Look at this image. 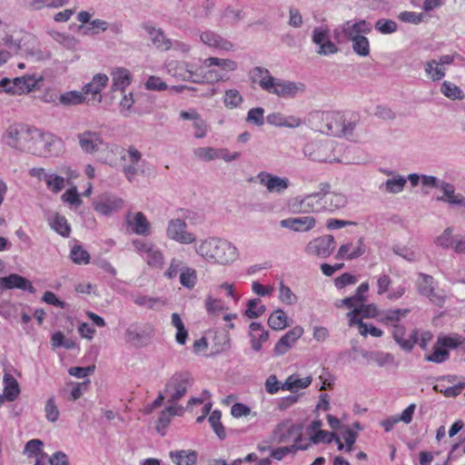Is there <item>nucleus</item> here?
<instances>
[{
	"label": "nucleus",
	"mask_w": 465,
	"mask_h": 465,
	"mask_svg": "<svg viewBox=\"0 0 465 465\" xmlns=\"http://www.w3.org/2000/svg\"><path fill=\"white\" fill-rule=\"evenodd\" d=\"M52 137L41 130L23 123L9 124L2 134V141L7 146L20 152L37 156H47L50 153Z\"/></svg>",
	"instance_id": "nucleus-1"
},
{
	"label": "nucleus",
	"mask_w": 465,
	"mask_h": 465,
	"mask_svg": "<svg viewBox=\"0 0 465 465\" xmlns=\"http://www.w3.org/2000/svg\"><path fill=\"white\" fill-rule=\"evenodd\" d=\"M124 206V200L114 195L101 196L94 202V209L102 215H110Z\"/></svg>",
	"instance_id": "nucleus-17"
},
{
	"label": "nucleus",
	"mask_w": 465,
	"mask_h": 465,
	"mask_svg": "<svg viewBox=\"0 0 465 465\" xmlns=\"http://www.w3.org/2000/svg\"><path fill=\"white\" fill-rule=\"evenodd\" d=\"M5 389L4 395L8 401H15L19 393L20 389L17 381L11 375H5L4 378Z\"/></svg>",
	"instance_id": "nucleus-42"
},
{
	"label": "nucleus",
	"mask_w": 465,
	"mask_h": 465,
	"mask_svg": "<svg viewBox=\"0 0 465 465\" xmlns=\"http://www.w3.org/2000/svg\"><path fill=\"white\" fill-rule=\"evenodd\" d=\"M113 78L112 90L124 92L131 84V75L129 70L125 68H116L111 73Z\"/></svg>",
	"instance_id": "nucleus-33"
},
{
	"label": "nucleus",
	"mask_w": 465,
	"mask_h": 465,
	"mask_svg": "<svg viewBox=\"0 0 465 465\" xmlns=\"http://www.w3.org/2000/svg\"><path fill=\"white\" fill-rule=\"evenodd\" d=\"M324 203V192L319 189L318 192L292 199L290 206L293 213H327Z\"/></svg>",
	"instance_id": "nucleus-6"
},
{
	"label": "nucleus",
	"mask_w": 465,
	"mask_h": 465,
	"mask_svg": "<svg viewBox=\"0 0 465 465\" xmlns=\"http://www.w3.org/2000/svg\"><path fill=\"white\" fill-rule=\"evenodd\" d=\"M268 325L275 331L286 328L289 322L285 312L282 309L275 310L268 319Z\"/></svg>",
	"instance_id": "nucleus-40"
},
{
	"label": "nucleus",
	"mask_w": 465,
	"mask_h": 465,
	"mask_svg": "<svg viewBox=\"0 0 465 465\" xmlns=\"http://www.w3.org/2000/svg\"><path fill=\"white\" fill-rule=\"evenodd\" d=\"M146 262L150 267L162 269L164 263V256L160 250L153 248L146 256Z\"/></svg>",
	"instance_id": "nucleus-62"
},
{
	"label": "nucleus",
	"mask_w": 465,
	"mask_h": 465,
	"mask_svg": "<svg viewBox=\"0 0 465 465\" xmlns=\"http://www.w3.org/2000/svg\"><path fill=\"white\" fill-rule=\"evenodd\" d=\"M417 288L419 293L427 297L431 302L437 305H441L444 302V292L437 288L432 276L425 273H419Z\"/></svg>",
	"instance_id": "nucleus-10"
},
{
	"label": "nucleus",
	"mask_w": 465,
	"mask_h": 465,
	"mask_svg": "<svg viewBox=\"0 0 465 465\" xmlns=\"http://www.w3.org/2000/svg\"><path fill=\"white\" fill-rule=\"evenodd\" d=\"M71 259L77 264H87L90 262V255L86 250L80 245H75L70 252Z\"/></svg>",
	"instance_id": "nucleus-57"
},
{
	"label": "nucleus",
	"mask_w": 465,
	"mask_h": 465,
	"mask_svg": "<svg viewBox=\"0 0 465 465\" xmlns=\"http://www.w3.org/2000/svg\"><path fill=\"white\" fill-rule=\"evenodd\" d=\"M449 356V351L445 348L439 345V343L436 341L433 347V351L430 354L426 355L425 360L435 363H440L445 361Z\"/></svg>",
	"instance_id": "nucleus-54"
},
{
	"label": "nucleus",
	"mask_w": 465,
	"mask_h": 465,
	"mask_svg": "<svg viewBox=\"0 0 465 465\" xmlns=\"http://www.w3.org/2000/svg\"><path fill=\"white\" fill-rule=\"evenodd\" d=\"M441 93L448 98L456 100L462 99L464 97L462 91L455 85L448 81H445L441 85Z\"/></svg>",
	"instance_id": "nucleus-58"
},
{
	"label": "nucleus",
	"mask_w": 465,
	"mask_h": 465,
	"mask_svg": "<svg viewBox=\"0 0 465 465\" xmlns=\"http://www.w3.org/2000/svg\"><path fill=\"white\" fill-rule=\"evenodd\" d=\"M205 309L209 314L219 315L226 308L222 300L209 296L205 300Z\"/></svg>",
	"instance_id": "nucleus-61"
},
{
	"label": "nucleus",
	"mask_w": 465,
	"mask_h": 465,
	"mask_svg": "<svg viewBox=\"0 0 465 465\" xmlns=\"http://www.w3.org/2000/svg\"><path fill=\"white\" fill-rule=\"evenodd\" d=\"M440 189L444 194L441 197H438L439 201L465 206V197L460 194H455V190L452 184L442 183Z\"/></svg>",
	"instance_id": "nucleus-37"
},
{
	"label": "nucleus",
	"mask_w": 465,
	"mask_h": 465,
	"mask_svg": "<svg viewBox=\"0 0 465 465\" xmlns=\"http://www.w3.org/2000/svg\"><path fill=\"white\" fill-rule=\"evenodd\" d=\"M251 346L255 351H259L262 349V343L268 340V331L264 330L262 325L258 322H252L249 326Z\"/></svg>",
	"instance_id": "nucleus-31"
},
{
	"label": "nucleus",
	"mask_w": 465,
	"mask_h": 465,
	"mask_svg": "<svg viewBox=\"0 0 465 465\" xmlns=\"http://www.w3.org/2000/svg\"><path fill=\"white\" fill-rule=\"evenodd\" d=\"M108 84V76L104 74H95L92 81L83 87L88 104H99L102 101L101 92Z\"/></svg>",
	"instance_id": "nucleus-11"
},
{
	"label": "nucleus",
	"mask_w": 465,
	"mask_h": 465,
	"mask_svg": "<svg viewBox=\"0 0 465 465\" xmlns=\"http://www.w3.org/2000/svg\"><path fill=\"white\" fill-rule=\"evenodd\" d=\"M365 252L363 240L360 238L355 245L345 243L340 246L336 257L338 259L352 260Z\"/></svg>",
	"instance_id": "nucleus-26"
},
{
	"label": "nucleus",
	"mask_w": 465,
	"mask_h": 465,
	"mask_svg": "<svg viewBox=\"0 0 465 465\" xmlns=\"http://www.w3.org/2000/svg\"><path fill=\"white\" fill-rule=\"evenodd\" d=\"M312 42L319 46L317 53L321 55L338 52V47L329 39V31L323 27H316L313 30Z\"/></svg>",
	"instance_id": "nucleus-16"
},
{
	"label": "nucleus",
	"mask_w": 465,
	"mask_h": 465,
	"mask_svg": "<svg viewBox=\"0 0 465 465\" xmlns=\"http://www.w3.org/2000/svg\"><path fill=\"white\" fill-rule=\"evenodd\" d=\"M335 249V240L332 235L319 237L312 242L306 247V252L310 254L319 257H328Z\"/></svg>",
	"instance_id": "nucleus-14"
},
{
	"label": "nucleus",
	"mask_w": 465,
	"mask_h": 465,
	"mask_svg": "<svg viewBox=\"0 0 465 465\" xmlns=\"http://www.w3.org/2000/svg\"><path fill=\"white\" fill-rule=\"evenodd\" d=\"M304 330L302 326H295L287 331L275 344L274 351L277 354H284L302 337Z\"/></svg>",
	"instance_id": "nucleus-20"
},
{
	"label": "nucleus",
	"mask_w": 465,
	"mask_h": 465,
	"mask_svg": "<svg viewBox=\"0 0 465 465\" xmlns=\"http://www.w3.org/2000/svg\"><path fill=\"white\" fill-rule=\"evenodd\" d=\"M279 300L286 305H293L297 302L298 298L289 286L281 282L279 284Z\"/></svg>",
	"instance_id": "nucleus-51"
},
{
	"label": "nucleus",
	"mask_w": 465,
	"mask_h": 465,
	"mask_svg": "<svg viewBox=\"0 0 465 465\" xmlns=\"http://www.w3.org/2000/svg\"><path fill=\"white\" fill-rule=\"evenodd\" d=\"M200 38L204 45L213 48L224 51H229L232 48V44L230 41L223 39L219 35L212 31L202 33Z\"/></svg>",
	"instance_id": "nucleus-28"
},
{
	"label": "nucleus",
	"mask_w": 465,
	"mask_h": 465,
	"mask_svg": "<svg viewBox=\"0 0 465 465\" xmlns=\"http://www.w3.org/2000/svg\"><path fill=\"white\" fill-rule=\"evenodd\" d=\"M371 30V25L365 20H361L353 24L347 22L342 27L344 36L350 41L369 34Z\"/></svg>",
	"instance_id": "nucleus-25"
},
{
	"label": "nucleus",
	"mask_w": 465,
	"mask_h": 465,
	"mask_svg": "<svg viewBox=\"0 0 465 465\" xmlns=\"http://www.w3.org/2000/svg\"><path fill=\"white\" fill-rule=\"evenodd\" d=\"M425 72L427 75L433 81H439L445 75L444 69H442L440 64L435 60L426 63Z\"/></svg>",
	"instance_id": "nucleus-53"
},
{
	"label": "nucleus",
	"mask_w": 465,
	"mask_h": 465,
	"mask_svg": "<svg viewBox=\"0 0 465 465\" xmlns=\"http://www.w3.org/2000/svg\"><path fill=\"white\" fill-rule=\"evenodd\" d=\"M61 104L64 105L80 104L83 102L87 103V97L84 94V91H70L60 95Z\"/></svg>",
	"instance_id": "nucleus-47"
},
{
	"label": "nucleus",
	"mask_w": 465,
	"mask_h": 465,
	"mask_svg": "<svg viewBox=\"0 0 465 465\" xmlns=\"http://www.w3.org/2000/svg\"><path fill=\"white\" fill-rule=\"evenodd\" d=\"M77 139L80 148L85 153L94 154L105 147L106 153L100 160L109 165H114L116 163L115 154L123 152L117 145L109 148L100 132L85 130L78 134Z\"/></svg>",
	"instance_id": "nucleus-3"
},
{
	"label": "nucleus",
	"mask_w": 465,
	"mask_h": 465,
	"mask_svg": "<svg viewBox=\"0 0 465 465\" xmlns=\"http://www.w3.org/2000/svg\"><path fill=\"white\" fill-rule=\"evenodd\" d=\"M197 254L209 262L227 265L238 259L237 248L229 241L211 237L196 246Z\"/></svg>",
	"instance_id": "nucleus-2"
},
{
	"label": "nucleus",
	"mask_w": 465,
	"mask_h": 465,
	"mask_svg": "<svg viewBox=\"0 0 465 465\" xmlns=\"http://www.w3.org/2000/svg\"><path fill=\"white\" fill-rule=\"evenodd\" d=\"M319 189L324 192V203L328 213H335L347 205L348 200L346 195L341 193L331 191V184L329 183H321Z\"/></svg>",
	"instance_id": "nucleus-13"
},
{
	"label": "nucleus",
	"mask_w": 465,
	"mask_h": 465,
	"mask_svg": "<svg viewBox=\"0 0 465 465\" xmlns=\"http://www.w3.org/2000/svg\"><path fill=\"white\" fill-rule=\"evenodd\" d=\"M127 225L132 232L138 235L148 236L151 234V223L142 212H137L133 217L130 213L126 217Z\"/></svg>",
	"instance_id": "nucleus-22"
},
{
	"label": "nucleus",
	"mask_w": 465,
	"mask_h": 465,
	"mask_svg": "<svg viewBox=\"0 0 465 465\" xmlns=\"http://www.w3.org/2000/svg\"><path fill=\"white\" fill-rule=\"evenodd\" d=\"M51 227L63 237H68L70 235L71 227L67 222V219L59 213H56L54 216V219L51 223Z\"/></svg>",
	"instance_id": "nucleus-46"
},
{
	"label": "nucleus",
	"mask_w": 465,
	"mask_h": 465,
	"mask_svg": "<svg viewBox=\"0 0 465 465\" xmlns=\"http://www.w3.org/2000/svg\"><path fill=\"white\" fill-rule=\"evenodd\" d=\"M269 124L279 127L296 128L299 127L302 121L294 115H284L281 113H273L268 115Z\"/></svg>",
	"instance_id": "nucleus-30"
},
{
	"label": "nucleus",
	"mask_w": 465,
	"mask_h": 465,
	"mask_svg": "<svg viewBox=\"0 0 465 465\" xmlns=\"http://www.w3.org/2000/svg\"><path fill=\"white\" fill-rule=\"evenodd\" d=\"M180 283L192 290L195 287L197 282V272L193 268L184 266L180 272Z\"/></svg>",
	"instance_id": "nucleus-45"
},
{
	"label": "nucleus",
	"mask_w": 465,
	"mask_h": 465,
	"mask_svg": "<svg viewBox=\"0 0 465 465\" xmlns=\"http://www.w3.org/2000/svg\"><path fill=\"white\" fill-rule=\"evenodd\" d=\"M280 224L282 227L294 232H308L316 225V219L313 216L287 218L282 220Z\"/></svg>",
	"instance_id": "nucleus-21"
},
{
	"label": "nucleus",
	"mask_w": 465,
	"mask_h": 465,
	"mask_svg": "<svg viewBox=\"0 0 465 465\" xmlns=\"http://www.w3.org/2000/svg\"><path fill=\"white\" fill-rule=\"evenodd\" d=\"M309 443L306 444H291L284 447H279L272 450L271 457L281 460L285 457L286 455L290 453H295L297 450H307L309 447Z\"/></svg>",
	"instance_id": "nucleus-41"
},
{
	"label": "nucleus",
	"mask_w": 465,
	"mask_h": 465,
	"mask_svg": "<svg viewBox=\"0 0 465 465\" xmlns=\"http://www.w3.org/2000/svg\"><path fill=\"white\" fill-rule=\"evenodd\" d=\"M353 311H357L356 319L362 318H379L380 312L375 304H363L360 308H356Z\"/></svg>",
	"instance_id": "nucleus-59"
},
{
	"label": "nucleus",
	"mask_w": 465,
	"mask_h": 465,
	"mask_svg": "<svg viewBox=\"0 0 465 465\" xmlns=\"http://www.w3.org/2000/svg\"><path fill=\"white\" fill-rule=\"evenodd\" d=\"M145 30L147 31L148 35H150V39L153 43V45L157 48L161 50H169L172 46L171 40L166 38L163 32L161 29H155L152 26H145Z\"/></svg>",
	"instance_id": "nucleus-35"
},
{
	"label": "nucleus",
	"mask_w": 465,
	"mask_h": 465,
	"mask_svg": "<svg viewBox=\"0 0 465 465\" xmlns=\"http://www.w3.org/2000/svg\"><path fill=\"white\" fill-rule=\"evenodd\" d=\"M231 415L233 418L239 419L248 416L256 417L257 412L252 411L251 408L243 403L236 402L231 407Z\"/></svg>",
	"instance_id": "nucleus-60"
},
{
	"label": "nucleus",
	"mask_w": 465,
	"mask_h": 465,
	"mask_svg": "<svg viewBox=\"0 0 465 465\" xmlns=\"http://www.w3.org/2000/svg\"><path fill=\"white\" fill-rule=\"evenodd\" d=\"M352 49L360 56H368L370 54V42L366 36H361L351 41Z\"/></svg>",
	"instance_id": "nucleus-56"
},
{
	"label": "nucleus",
	"mask_w": 465,
	"mask_h": 465,
	"mask_svg": "<svg viewBox=\"0 0 465 465\" xmlns=\"http://www.w3.org/2000/svg\"><path fill=\"white\" fill-rule=\"evenodd\" d=\"M265 312V306L262 304L260 299H252L247 303L245 315L250 319L258 318Z\"/></svg>",
	"instance_id": "nucleus-52"
},
{
	"label": "nucleus",
	"mask_w": 465,
	"mask_h": 465,
	"mask_svg": "<svg viewBox=\"0 0 465 465\" xmlns=\"http://www.w3.org/2000/svg\"><path fill=\"white\" fill-rule=\"evenodd\" d=\"M42 80L43 78L41 76L36 77L35 74H25L21 77H15L14 84L16 85L17 94H29L36 88L38 83Z\"/></svg>",
	"instance_id": "nucleus-29"
},
{
	"label": "nucleus",
	"mask_w": 465,
	"mask_h": 465,
	"mask_svg": "<svg viewBox=\"0 0 465 465\" xmlns=\"http://www.w3.org/2000/svg\"><path fill=\"white\" fill-rule=\"evenodd\" d=\"M392 336L395 341L404 350H411L415 343L419 342L418 331L414 330L408 339H405V328L397 324L392 327Z\"/></svg>",
	"instance_id": "nucleus-23"
},
{
	"label": "nucleus",
	"mask_w": 465,
	"mask_h": 465,
	"mask_svg": "<svg viewBox=\"0 0 465 465\" xmlns=\"http://www.w3.org/2000/svg\"><path fill=\"white\" fill-rule=\"evenodd\" d=\"M45 184L49 191L54 193H58L64 188L65 180L63 176L50 173L45 177Z\"/></svg>",
	"instance_id": "nucleus-49"
},
{
	"label": "nucleus",
	"mask_w": 465,
	"mask_h": 465,
	"mask_svg": "<svg viewBox=\"0 0 465 465\" xmlns=\"http://www.w3.org/2000/svg\"><path fill=\"white\" fill-rule=\"evenodd\" d=\"M45 418L51 421L54 422L59 418V410L55 404L54 398L51 397L47 400L45 406Z\"/></svg>",
	"instance_id": "nucleus-64"
},
{
	"label": "nucleus",
	"mask_w": 465,
	"mask_h": 465,
	"mask_svg": "<svg viewBox=\"0 0 465 465\" xmlns=\"http://www.w3.org/2000/svg\"><path fill=\"white\" fill-rule=\"evenodd\" d=\"M357 311H351L347 312V318L349 320V325L353 326L357 325L359 328V332L362 336H367L368 334L373 337H381L383 332L381 329L373 326L368 325L364 323L361 319H356Z\"/></svg>",
	"instance_id": "nucleus-27"
},
{
	"label": "nucleus",
	"mask_w": 465,
	"mask_h": 465,
	"mask_svg": "<svg viewBox=\"0 0 465 465\" xmlns=\"http://www.w3.org/2000/svg\"><path fill=\"white\" fill-rule=\"evenodd\" d=\"M172 324L177 330L175 334L176 342L181 345L185 344L188 338V331L185 329L180 315L176 312L172 314Z\"/></svg>",
	"instance_id": "nucleus-44"
},
{
	"label": "nucleus",
	"mask_w": 465,
	"mask_h": 465,
	"mask_svg": "<svg viewBox=\"0 0 465 465\" xmlns=\"http://www.w3.org/2000/svg\"><path fill=\"white\" fill-rule=\"evenodd\" d=\"M170 458L175 465H195L197 453L194 450H173L170 452Z\"/></svg>",
	"instance_id": "nucleus-36"
},
{
	"label": "nucleus",
	"mask_w": 465,
	"mask_h": 465,
	"mask_svg": "<svg viewBox=\"0 0 465 465\" xmlns=\"http://www.w3.org/2000/svg\"><path fill=\"white\" fill-rule=\"evenodd\" d=\"M0 287L5 290L16 288L27 291L30 293H35V287L29 280L16 273L0 277Z\"/></svg>",
	"instance_id": "nucleus-19"
},
{
	"label": "nucleus",
	"mask_w": 465,
	"mask_h": 465,
	"mask_svg": "<svg viewBox=\"0 0 465 465\" xmlns=\"http://www.w3.org/2000/svg\"><path fill=\"white\" fill-rule=\"evenodd\" d=\"M257 178L260 183L266 187L270 193H282L289 187L290 182L287 178H282L266 172H261Z\"/></svg>",
	"instance_id": "nucleus-18"
},
{
	"label": "nucleus",
	"mask_w": 465,
	"mask_h": 465,
	"mask_svg": "<svg viewBox=\"0 0 465 465\" xmlns=\"http://www.w3.org/2000/svg\"><path fill=\"white\" fill-rule=\"evenodd\" d=\"M191 381L188 373L182 372L173 375L165 387V395L168 398V401L175 402L181 400L191 386Z\"/></svg>",
	"instance_id": "nucleus-9"
},
{
	"label": "nucleus",
	"mask_w": 465,
	"mask_h": 465,
	"mask_svg": "<svg viewBox=\"0 0 465 465\" xmlns=\"http://www.w3.org/2000/svg\"><path fill=\"white\" fill-rule=\"evenodd\" d=\"M249 75L252 84H259V86L267 93L275 79L267 69L260 66L252 69Z\"/></svg>",
	"instance_id": "nucleus-24"
},
{
	"label": "nucleus",
	"mask_w": 465,
	"mask_h": 465,
	"mask_svg": "<svg viewBox=\"0 0 465 465\" xmlns=\"http://www.w3.org/2000/svg\"><path fill=\"white\" fill-rule=\"evenodd\" d=\"M409 312L408 309H395L381 312L379 314V322L394 327L399 324L401 318Z\"/></svg>",
	"instance_id": "nucleus-34"
},
{
	"label": "nucleus",
	"mask_w": 465,
	"mask_h": 465,
	"mask_svg": "<svg viewBox=\"0 0 465 465\" xmlns=\"http://www.w3.org/2000/svg\"><path fill=\"white\" fill-rule=\"evenodd\" d=\"M242 103V97L236 89H229L225 91L223 97L224 106L228 109L238 107Z\"/></svg>",
	"instance_id": "nucleus-50"
},
{
	"label": "nucleus",
	"mask_w": 465,
	"mask_h": 465,
	"mask_svg": "<svg viewBox=\"0 0 465 465\" xmlns=\"http://www.w3.org/2000/svg\"><path fill=\"white\" fill-rule=\"evenodd\" d=\"M187 224L183 220L173 219L166 230L167 236L180 243L189 244L195 241L193 233L186 231Z\"/></svg>",
	"instance_id": "nucleus-12"
},
{
	"label": "nucleus",
	"mask_w": 465,
	"mask_h": 465,
	"mask_svg": "<svg viewBox=\"0 0 465 465\" xmlns=\"http://www.w3.org/2000/svg\"><path fill=\"white\" fill-rule=\"evenodd\" d=\"M194 155L202 161H212L218 158L217 149L213 147H199L194 150Z\"/></svg>",
	"instance_id": "nucleus-63"
},
{
	"label": "nucleus",
	"mask_w": 465,
	"mask_h": 465,
	"mask_svg": "<svg viewBox=\"0 0 465 465\" xmlns=\"http://www.w3.org/2000/svg\"><path fill=\"white\" fill-rule=\"evenodd\" d=\"M237 69L236 62L230 59L209 57L203 61L200 74L207 82L226 81L229 79L228 72Z\"/></svg>",
	"instance_id": "nucleus-4"
},
{
	"label": "nucleus",
	"mask_w": 465,
	"mask_h": 465,
	"mask_svg": "<svg viewBox=\"0 0 465 465\" xmlns=\"http://www.w3.org/2000/svg\"><path fill=\"white\" fill-rule=\"evenodd\" d=\"M304 91V84L302 83H295L291 81H283L274 79L272 87L268 91L269 94H273L280 97H293L298 93Z\"/></svg>",
	"instance_id": "nucleus-15"
},
{
	"label": "nucleus",
	"mask_w": 465,
	"mask_h": 465,
	"mask_svg": "<svg viewBox=\"0 0 465 465\" xmlns=\"http://www.w3.org/2000/svg\"><path fill=\"white\" fill-rule=\"evenodd\" d=\"M437 342L441 347L445 348L448 351L450 349H455L463 343V339L458 335L453 334L450 336H439Z\"/></svg>",
	"instance_id": "nucleus-55"
},
{
	"label": "nucleus",
	"mask_w": 465,
	"mask_h": 465,
	"mask_svg": "<svg viewBox=\"0 0 465 465\" xmlns=\"http://www.w3.org/2000/svg\"><path fill=\"white\" fill-rule=\"evenodd\" d=\"M302 426L291 420H284L278 423L271 435V442L281 444H302Z\"/></svg>",
	"instance_id": "nucleus-5"
},
{
	"label": "nucleus",
	"mask_w": 465,
	"mask_h": 465,
	"mask_svg": "<svg viewBox=\"0 0 465 465\" xmlns=\"http://www.w3.org/2000/svg\"><path fill=\"white\" fill-rule=\"evenodd\" d=\"M221 419V411L215 410L210 414L208 418V422L210 423L212 429L213 430L217 437L220 440H224L226 437V431L224 426L222 424Z\"/></svg>",
	"instance_id": "nucleus-43"
},
{
	"label": "nucleus",
	"mask_w": 465,
	"mask_h": 465,
	"mask_svg": "<svg viewBox=\"0 0 465 465\" xmlns=\"http://www.w3.org/2000/svg\"><path fill=\"white\" fill-rule=\"evenodd\" d=\"M343 117V114L336 111L317 113V127L321 133L340 136L341 132L344 130Z\"/></svg>",
	"instance_id": "nucleus-8"
},
{
	"label": "nucleus",
	"mask_w": 465,
	"mask_h": 465,
	"mask_svg": "<svg viewBox=\"0 0 465 465\" xmlns=\"http://www.w3.org/2000/svg\"><path fill=\"white\" fill-rule=\"evenodd\" d=\"M465 388V383L459 382L452 386L446 387L443 383H438L434 385L433 389L441 394H443L445 397H456L460 395L463 389Z\"/></svg>",
	"instance_id": "nucleus-48"
},
{
	"label": "nucleus",
	"mask_w": 465,
	"mask_h": 465,
	"mask_svg": "<svg viewBox=\"0 0 465 465\" xmlns=\"http://www.w3.org/2000/svg\"><path fill=\"white\" fill-rule=\"evenodd\" d=\"M68 2L69 0H29L26 7L31 11H38L44 8H58Z\"/></svg>",
	"instance_id": "nucleus-38"
},
{
	"label": "nucleus",
	"mask_w": 465,
	"mask_h": 465,
	"mask_svg": "<svg viewBox=\"0 0 465 465\" xmlns=\"http://www.w3.org/2000/svg\"><path fill=\"white\" fill-rule=\"evenodd\" d=\"M312 381V376L299 378L297 374L290 375L282 384V391H288L292 393L297 392L301 389H306Z\"/></svg>",
	"instance_id": "nucleus-32"
},
{
	"label": "nucleus",
	"mask_w": 465,
	"mask_h": 465,
	"mask_svg": "<svg viewBox=\"0 0 465 465\" xmlns=\"http://www.w3.org/2000/svg\"><path fill=\"white\" fill-rule=\"evenodd\" d=\"M183 408L177 406H169L165 410H163L158 418L157 420V430L160 431L162 429H165L171 421L172 417L175 415L183 414Z\"/></svg>",
	"instance_id": "nucleus-39"
},
{
	"label": "nucleus",
	"mask_w": 465,
	"mask_h": 465,
	"mask_svg": "<svg viewBox=\"0 0 465 465\" xmlns=\"http://www.w3.org/2000/svg\"><path fill=\"white\" fill-rule=\"evenodd\" d=\"M334 150L331 141H313L304 146L303 152L312 161L335 162L339 159L335 155Z\"/></svg>",
	"instance_id": "nucleus-7"
}]
</instances>
